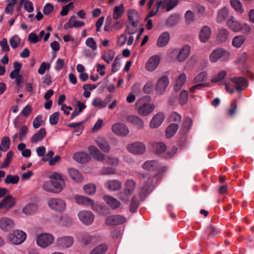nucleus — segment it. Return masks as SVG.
<instances>
[{"label": "nucleus", "mask_w": 254, "mask_h": 254, "mask_svg": "<svg viewBox=\"0 0 254 254\" xmlns=\"http://www.w3.org/2000/svg\"><path fill=\"white\" fill-rule=\"evenodd\" d=\"M115 53L113 50H109L101 57L102 59L104 60L108 64L114 59Z\"/></svg>", "instance_id": "51"}, {"label": "nucleus", "mask_w": 254, "mask_h": 254, "mask_svg": "<svg viewBox=\"0 0 254 254\" xmlns=\"http://www.w3.org/2000/svg\"><path fill=\"white\" fill-rule=\"evenodd\" d=\"M46 135V131L45 128H41L39 131L34 134L31 139V141L33 143H37L41 141Z\"/></svg>", "instance_id": "28"}, {"label": "nucleus", "mask_w": 254, "mask_h": 254, "mask_svg": "<svg viewBox=\"0 0 254 254\" xmlns=\"http://www.w3.org/2000/svg\"><path fill=\"white\" fill-rule=\"evenodd\" d=\"M161 58L158 55L151 56L147 61L145 64L146 69L149 71H153L159 65Z\"/></svg>", "instance_id": "11"}, {"label": "nucleus", "mask_w": 254, "mask_h": 254, "mask_svg": "<svg viewBox=\"0 0 254 254\" xmlns=\"http://www.w3.org/2000/svg\"><path fill=\"white\" fill-rule=\"evenodd\" d=\"M55 241L54 236L49 233H43L37 236V245L41 248L45 249L52 245Z\"/></svg>", "instance_id": "2"}, {"label": "nucleus", "mask_w": 254, "mask_h": 254, "mask_svg": "<svg viewBox=\"0 0 254 254\" xmlns=\"http://www.w3.org/2000/svg\"><path fill=\"white\" fill-rule=\"evenodd\" d=\"M50 180L55 188L56 193L61 192L64 186V180L62 175L58 173H53L50 176Z\"/></svg>", "instance_id": "5"}, {"label": "nucleus", "mask_w": 254, "mask_h": 254, "mask_svg": "<svg viewBox=\"0 0 254 254\" xmlns=\"http://www.w3.org/2000/svg\"><path fill=\"white\" fill-rule=\"evenodd\" d=\"M28 132V128L25 125L21 127L19 130L18 137L20 141L25 140Z\"/></svg>", "instance_id": "50"}, {"label": "nucleus", "mask_w": 254, "mask_h": 254, "mask_svg": "<svg viewBox=\"0 0 254 254\" xmlns=\"http://www.w3.org/2000/svg\"><path fill=\"white\" fill-rule=\"evenodd\" d=\"M105 188L110 191H116L120 190L122 186V183L117 180L107 181L105 183Z\"/></svg>", "instance_id": "18"}, {"label": "nucleus", "mask_w": 254, "mask_h": 254, "mask_svg": "<svg viewBox=\"0 0 254 254\" xmlns=\"http://www.w3.org/2000/svg\"><path fill=\"white\" fill-rule=\"evenodd\" d=\"M211 35V29L207 26H203L199 32V39L201 42L205 43L209 39Z\"/></svg>", "instance_id": "21"}, {"label": "nucleus", "mask_w": 254, "mask_h": 254, "mask_svg": "<svg viewBox=\"0 0 254 254\" xmlns=\"http://www.w3.org/2000/svg\"><path fill=\"white\" fill-rule=\"evenodd\" d=\"M229 32L225 28L220 29L217 33L216 40L218 43H221L225 42L228 39Z\"/></svg>", "instance_id": "24"}, {"label": "nucleus", "mask_w": 254, "mask_h": 254, "mask_svg": "<svg viewBox=\"0 0 254 254\" xmlns=\"http://www.w3.org/2000/svg\"><path fill=\"white\" fill-rule=\"evenodd\" d=\"M230 3L233 8L238 12L242 13L244 9L242 7L241 2L239 0H230Z\"/></svg>", "instance_id": "47"}, {"label": "nucleus", "mask_w": 254, "mask_h": 254, "mask_svg": "<svg viewBox=\"0 0 254 254\" xmlns=\"http://www.w3.org/2000/svg\"><path fill=\"white\" fill-rule=\"evenodd\" d=\"M104 200L112 209H116L121 205L120 202L117 199L110 195L104 196Z\"/></svg>", "instance_id": "27"}, {"label": "nucleus", "mask_w": 254, "mask_h": 254, "mask_svg": "<svg viewBox=\"0 0 254 254\" xmlns=\"http://www.w3.org/2000/svg\"><path fill=\"white\" fill-rule=\"evenodd\" d=\"M19 180V177L17 175H8L4 180V183L6 184H16Z\"/></svg>", "instance_id": "48"}, {"label": "nucleus", "mask_w": 254, "mask_h": 254, "mask_svg": "<svg viewBox=\"0 0 254 254\" xmlns=\"http://www.w3.org/2000/svg\"><path fill=\"white\" fill-rule=\"evenodd\" d=\"M16 0H7V4L5 9L6 13L11 14L13 11V7L16 4Z\"/></svg>", "instance_id": "57"}, {"label": "nucleus", "mask_w": 254, "mask_h": 254, "mask_svg": "<svg viewBox=\"0 0 254 254\" xmlns=\"http://www.w3.org/2000/svg\"><path fill=\"white\" fill-rule=\"evenodd\" d=\"M229 10L227 8L224 7L219 10L216 18V21L218 23H221L224 21L228 16Z\"/></svg>", "instance_id": "33"}, {"label": "nucleus", "mask_w": 254, "mask_h": 254, "mask_svg": "<svg viewBox=\"0 0 254 254\" xmlns=\"http://www.w3.org/2000/svg\"><path fill=\"white\" fill-rule=\"evenodd\" d=\"M227 25L232 31L238 32L241 30V24L235 19L233 17H231L227 21Z\"/></svg>", "instance_id": "29"}, {"label": "nucleus", "mask_w": 254, "mask_h": 254, "mask_svg": "<svg viewBox=\"0 0 254 254\" xmlns=\"http://www.w3.org/2000/svg\"><path fill=\"white\" fill-rule=\"evenodd\" d=\"M124 190L128 192V194H132L135 189L136 184L132 179H129L127 181L125 184Z\"/></svg>", "instance_id": "39"}, {"label": "nucleus", "mask_w": 254, "mask_h": 254, "mask_svg": "<svg viewBox=\"0 0 254 254\" xmlns=\"http://www.w3.org/2000/svg\"><path fill=\"white\" fill-rule=\"evenodd\" d=\"M38 209V205L34 203L27 204L22 209V212L26 215H31L35 213Z\"/></svg>", "instance_id": "30"}, {"label": "nucleus", "mask_w": 254, "mask_h": 254, "mask_svg": "<svg viewBox=\"0 0 254 254\" xmlns=\"http://www.w3.org/2000/svg\"><path fill=\"white\" fill-rule=\"evenodd\" d=\"M68 174L71 179L77 182L82 181L83 178L81 174L76 169L71 168L68 169Z\"/></svg>", "instance_id": "35"}, {"label": "nucleus", "mask_w": 254, "mask_h": 254, "mask_svg": "<svg viewBox=\"0 0 254 254\" xmlns=\"http://www.w3.org/2000/svg\"><path fill=\"white\" fill-rule=\"evenodd\" d=\"M97 237L95 235H90L88 234H84L82 237L81 242L85 245L94 244L97 242Z\"/></svg>", "instance_id": "31"}, {"label": "nucleus", "mask_w": 254, "mask_h": 254, "mask_svg": "<svg viewBox=\"0 0 254 254\" xmlns=\"http://www.w3.org/2000/svg\"><path fill=\"white\" fill-rule=\"evenodd\" d=\"M186 80V75L184 73H181L176 79L174 85V90L175 91H179L182 87L184 85Z\"/></svg>", "instance_id": "32"}, {"label": "nucleus", "mask_w": 254, "mask_h": 254, "mask_svg": "<svg viewBox=\"0 0 254 254\" xmlns=\"http://www.w3.org/2000/svg\"><path fill=\"white\" fill-rule=\"evenodd\" d=\"M124 12V6L123 4L116 6L114 7L113 18L114 19H118L121 17Z\"/></svg>", "instance_id": "36"}, {"label": "nucleus", "mask_w": 254, "mask_h": 254, "mask_svg": "<svg viewBox=\"0 0 254 254\" xmlns=\"http://www.w3.org/2000/svg\"><path fill=\"white\" fill-rule=\"evenodd\" d=\"M87 46L90 48L92 50L95 51L97 49V45L95 41L92 38H88L85 42Z\"/></svg>", "instance_id": "60"}, {"label": "nucleus", "mask_w": 254, "mask_h": 254, "mask_svg": "<svg viewBox=\"0 0 254 254\" xmlns=\"http://www.w3.org/2000/svg\"><path fill=\"white\" fill-rule=\"evenodd\" d=\"M170 39V36L169 32L166 31L163 32L158 39L157 42V46L159 47H164L168 43Z\"/></svg>", "instance_id": "23"}, {"label": "nucleus", "mask_w": 254, "mask_h": 254, "mask_svg": "<svg viewBox=\"0 0 254 254\" xmlns=\"http://www.w3.org/2000/svg\"><path fill=\"white\" fill-rule=\"evenodd\" d=\"M150 100V97L149 96H145L136 102V108L140 115L143 116H147L154 110L155 106L154 105L148 103Z\"/></svg>", "instance_id": "1"}, {"label": "nucleus", "mask_w": 254, "mask_h": 254, "mask_svg": "<svg viewBox=\"0 0 254 254\" xmlns=\"http://www.w3.org/2000/svg\"><path fill=\"white\" fill-rule=\"evenodd\" d=\"M127 150L135 155H141L146 151V147L144 143L140 142H135L129 144L127 147Z\"/></svg>", "instance_id": "8"}, {"label": "nucleus", "mask_w": 254, "mask_h": 254, "mask_svg": "<svg viewBox=\"0 0 254 254\" xmlns=\"http://www.w3.org/2000/svg\"><path fill=\"white\" fill-rule=\"evenodd\" d=\"M73 158L75 161L80 163H85L90 160L89 155L85 152H78L74 153Z\"/></svg>", "instance_id": "19"}, {"label": "nucleus", "mask_w": 254, "mask_h": 254, "mask_svg": "<svg viewBox=\"0 0 254 254\" xmlns=\"http://www.w3.org/2000/svg\"><path fill=\"white\" fill-rule=\"evenodd\" d=\"M182 117L181 115L179 114L177 112L172 113L169 117V120L171 122H174L177 124L179 123L181 121Z\"/></svg>", "instance_id": "58"}, {"label": "nucleus", "mask_w": 254, "mask_h": 254, "mask_svg": "<svg viewBox=\"0 0 254 254\" xmlns=\"http://www.w3.org/2000/svg\"><path fill=\"white\" fill-rule=\"evenodd\" d=\"M43 189L46 191L56 193V190L51 181L45 182L43 185Z\"/></svg>", "instance_id": "59"}, {"label": "nucleus", "mask_w": 254, "mask_h": 254, "mask_svg": "<svg viewBox=\"0 0 254 254\" xmlns=\"http://www.w3.org/2000/svg\"><path fill=\"white\" fill-rule=\"evenodd\" d=\"M14 200L13 197L8 195L6 196L2 201L0 203V208L9 209L12 207L14 204Z\"/></svg>", "instance_id": "22"}, {"label": "nucleus", "mask_w": 254, "mask_h": 254, "mask_svg": "<svg viewBox=\"0 0 254 254\" xmlns=\"http://www.w3.org/2000/svg\"><path fill=\"white\" fill-rule=\"evenodd\" d=\"M231 81L238 91L243 90L248 86L247 80L242 77H233Z\"/></svg>", "instance_id": "13"}, {"label": "nucleus", "mask_w": 254, "mask_h": 254, "mask_svg": "<svg viewBox=\"0 0 254 254\" xmlns=\"http://www.w3.org/2000/svg\"><path fill=\"white\" fill-rule=\"evenodd\" d=\"M153 186L152 185H145L142 187L139 193L141 197H145L147 194L150 193L153 189Z\"/></svg>", "instance_id": "45"}, {"label": "nucleus", "mask_w": 254, "mask_h": 254, "mask_svg": "<svg viewBox=\"0 0 254 254\" xmlns=\"http://www.w3.org/2000/svg\"><path fill=\"white\" fill-rule=\"evenodd\" d=\"M88 151L93 158L98 161L105 160L106 156L104 155L97 147L93 145L88 147Z\"/></svg>", "instance_id": "17"}, {"label": "nucleus", "mask_w": 254, "mask_h": 254, "mask_svg": "<svg viewBox=\"0 0 254 254\" xmlns=\"http://www.w3.org/2000/svg\"><path fill=\"white\" fill-rule=\"evenodd\" d=\"M207 74L206 72H201L199 73L193 79L194 83H197L205 81L207 79Z\"/></svg>", "instance_id": "62"}, {"label": "nucleus", "mask_w": 254, "mask_h": 254, "mask_svg": "<svg viewBox=\"0 0 254 254\" xmlns=\"http://www.w3.org/2000/svg\"><path fill=\"white\" fill-rule=\"evenodd\" d=\"M129 123L136 127L138 128L142 129L144 127V123L141 119L136 116H129L127 117Z\"/></svg>", "instance_id": "25"}, {"label": "nucleus", "mask_w": 254, "mask_h": 254, "mask_svg": "<svg viewBox=\"0 0 254 254\" xmlns=\"http://www.w3.org/2000/svg\"><path fill=\"white\" fill-rule=\"evenodd\" d=\"M10 146V139L8 136L4 137L1 142L0 149L1 151H5Z\"/></svg>", "instance_id": "54"}, {"label": "nucleus", "mask_w": 254, "mask_h": 254, "mask_svg": "<svg viewBox=\"0 0 254 254\" xmlns=\"http://www.w3.org/2000/svg\"><path fill=\"white\" fill-rule=\"evenodd\" d=\"M137 30L136 22L134 21H132L127 26L125 32L128 34L132 35L136 33Z\"/></svg>", "instance_id": "41"}, {"label": "nucleus", "mask_w": 254, "mask_h": 254, "mask_svg": "<svg viewBox=\"0 0 254 254\" xmlns=\"http://www.w3.org/2000/svg\"><path fill=\"white\" fill-rule=\"evenodd\" d=\"M59 120V113L56 112L52 114L49 118V122L51 125H56Z\"/></svg>", "instance_id": "64"}, {"label": "nucleus", "mask_w": 254, "mask_h": 254, "mask_svg": "<svg viewBox=\"0 0 254 254\" xmlns=\"http://www.w3.org/2000/svg\"><path fill=\"white\" fill-rule=\"evenodd\" d=\"M26 238V233L20 230L14 231L8 236V241L15 245L22 244L25 240Z\"/></svg>", "instance_id": "4"}, {"label": "nucleus", "mask_w": 254, "mask_h": 254, "mask_svg": "<svg viewBox=\"0 0 254 254\" xmlns=\"http://www.w3.org/2000/svg\"><path fill=\"white\" fill-rule=\"evenodd\" d=\"M92 104V105L96 108L101 109L105 107L103 101L99 97H96L93 99Z\"/></svg>", "instance_id": "61"}, {"label": "nucleus", "mask_w": 254, "mask_h": 254, "mask_svg": "<svg viewBox=\"0 0 254 254\" xmlns=\"http://www.w3.org/2000/svg\"><path fill=\"white\" fill-rule=\"evenodd\" d=\"M190 47L188 45H185L179 51L177 60L179 62H184L190 55Z\"/></svg>", "instance_id": "20"}, {"label": "nucleus", "mask_w": 254, "mask_h": 254, "mask_svg": "<svg viewBox=\"0 0 254 254\" xmlns=\"http://www.w3.org/2000/svg\"><path fill=\"white\" fill-rule=\"evenodd\" d=\"M178 129V125L177 123L171 124L166 129V136L170 138L173 136Z\"/></svg>", "instance_id": "38"}, {"label": "nucleus", "mask_w": 254, "mask_h": 254, "mask_svg": "<svg viewBox=\"0 0 254 254\" xmlns=\"http://www.w3.org/2000/svg\"><path fill=\"white\" fill-rule=\"evenodd\" d=\"M178 3V0H163L162 4L166 8L167 11L175 7Z\"/></svg>", "instance_id": "40"}, {"label": "nucleus", "mask_w": 254, "mask_h": 254, "mask_svg": "<svg viewBox=\"0 0 254 254\" xmlns=\"http://www.w3.org/2000/svg\"><path fill=\"white\" fill-rule=\"evenodd\" d=\"M227 72L225 70H222L218 73L216 74L211 79V82L216 83L221 81L226 75Z\"/></svg>", "instance_id": "56"}, {"label": "nucleus", "mask_w": 254, "mask_h": 254, "mask_svg": "<svg viewBox=\"0 0 254 254\" xmlns=\"http://www.w3.org/2000/svg\"><path fill=\"white\" fill-rule=\"evenodd\" d=\"M179 17L177 14L170 15L166 20V23L168 27H172L179 22Z\"/></svg>", "instance_id": "44"}, {"label": "nucleus", "mask_w": 254, "mask_h": 254, "mask_svg": "<svg viewBox=\"0 0 254 254\" xmlns=\"http://www.w3.org/2000/svg\"><path fill=\"white\" fill-rule=\"evenodd\" d=\"M224 53L225 51L223 49H218L214 50L210 55V60L212 62L215 63L221 58L224 55Z\"/></svg>", "instance_id": "34"}, {"label": "nucleus", "mask_w": 254, "mask_h": 254, "mask_svg": "<svg viewBox=\"0 0 254 254\" xmlns=\"http://www.w3.org/2000/svg\"><path fill=\"white\" fill-rule=\"evenodd\" d=\"M192 125V120L190 117H187L183 123L182 127V131L183 133H186L190 129Z\"/></svg>", "instance_id": "53"}, {"label": "nucleus", "mask_w": 254, "mask_h": 254, "mask_svg": "<svg viewBox=\"0 0 254 254\" xmlns=\"http://www.w3.org/2000/svg\"><path fill=\"white\" fill-rule=\"evenodd\" d=\"M126 221V218L122 215H111L106 219V223L110 225H117L123 224Z\"/></svg>", "instance_id": "15"}, {"label": "nucleus", "mask_w": 254, "mask_h": 254, "mask_svg": "<svg viewBox=\"0 0 254 254\" xmlns=\"http://www.w3.org/2000/svg\"><path fill=\"white\" fill-rule=\"evenodd\" d=\"M74 242L71 236H64L58 238L56 241L57 247L61 248H68L72 246Z\"/></svg>", "instance_id": "10"}, {"label": "nucleus", "mask_w": 254, "mask_h": 254, "mask_svg": "<svg viewBox=\"0 0 254 254\" xmlns=\"http://www.w3.org/2000/svg\"><path fill=\"white\" fill-rule=\"evenodd\" d=\"M49 207L57 211H63L65 209L66 203L64 200L59 198H51L48 201Z\"/></svg>", "instance_id": "6"}, {"label": "nucleus", "mask_w": 254, "mask_h": 254, "mask_svg": "<svg viewBox=\"0 0 254 254\" xmlns=\"http://www.w3.org/2000/svg\"><path fill=\"white\" fill-rule=\"evenodd\" d=\"M153 146L156 152L158 154L163 153L166 149V145L162 142H156Z\"/></svg>", "instance_id": "55"}, {"label": "nucleus", "mask_w": 254, "mask_h": 254, "mask_svg": "<svg viewBox=\"0 0 254 254\" xmlns=\"http://www.w3.org/2000/svg\"><path fill=\"white\" fill-rule=\"evenodd\" d=\"M245 41V37L243 36H235L232 41V45L236 48H240Z\"/></svg>", "instance_id": "46"}, {"label": "nucleus", "mask_w": 254, "mask_h": 254, "mask_svg": "<svg viewBox=\"0 0 254 254\" xmlns=\"http://www.w3.org/2000/svg\"><path fill=\"white\" fill-rule=\"evenodd\" d=\"M158 166V163L154 160L147 161L144 162L142 167L143 169L151 171L156 169Z\"/></svg>", "instance_id": "42"}, {"label": "nucleus", "mask_w": 254, "mask_h": 254, "mask_svg": "<svg viewBox=\"0 0 254 254\" xmlns=\"http://www.w3.org/2000/svg\"><path fill=\"white\" fill-rule=\"evenodd\" d=\"M113 132L120 136H125L128 134L129 129L124 124L119 123L114 124L112 127Z\"/></svg>", "instance_id": "9"}, {"label": "nucleus", "mask_w": 254, "mask_h": 254, "mask_svg": "<svg viewBox=\"0 0 254 254\" xmlns=\"http://www.w3.org/2000/svg\"><path fill=\"white\" fill-rule=\"evenodd\" d=\"M165 118L164 115L162 113L156 114L151 119L150 127L152 128L158 127L162 123Z\"/></svg>", "instance_id": "16"}, {"label": "nucleus", "mask_w": 254, "mask_h": 254, "mask_svg": "<svg viewBox=\"0 0 254 254\" xmlns=\"http://www.w3.org/2000/svg\"><path fill=\"white\" fill-rule=\"evenodd\" d=\"M98 147L104 152L108 153L110 152L111 147L107 140L103 138L99 137L96 141Z\"/></svg>", "instance_id": "26"}, {"label": "nucleus", "mask_w": 254, "mask_h": 254, "mask_svg": "<svg viewBox=\"0 0 254 254\" xmlns=\"http://www.w3.org/2000/svg\"><path fill=\"white\" fill-rule=\"evenodd\" d=\"M21 42V39L17 35H15L9 39V43L12 48L16 49L17 48Z\"/></svg>", "instance_id": "52"}, {"label": "nucleus", "mask_w": 254, "mask_h": 254, "mask_svg": "<svg viewBox=\"0 0 254 254\" xmlns=\"http://www.w3.org/2000/svg\"><path fill=\"white\" fill-rule=\"evenodd\" d=\"M79 220L85 225H91L94 219V214L90 211L83 210L77 214Z\"/></svg>", "instance_id": "7"}, {"label": "nucleus", "mask_w": 254, "mask_h": 254, "mask_svg": "<svg viewBox=\"0 0 254 254\" xmlns=\"http://www.w3.org/2000/svg\"><path fill=\"white\" fill-rule=\"evenodd\" d=\"M188 100V92L186 90H183L180 93L179 101L181 105H184L187 103Z\"/></svg>", "instance_id": "63"}, {"label": "nucleus", "mask_w": 254, "mask_h": 254, "mask_svg": "<svg viewBox=\"0 0 254 254\" xmlns=\"http://www.w3.org/2000/svg\"><path fill=\"white\" fill-rule=\"evenodd\" d=\"M85 193L89 195H93L96 191V186L95 184L89 183L83 187Z\"/></svg>", "instance_id": "43"}, {"label": "nucleus", "mask_w": 254, "mask_h": 254, "mask_svg": "<svg viewBox=\"0 0 254 254\" xmlns=\"http://www.w3.org/2000/svg\"><path fill=\"white\" fill-rule=\"evenodd\" d=\"M107 249V245L105 244H102L94 248L89 254H104Z\"/></svg>", "instance_id": "37"}, {"label": "nucleus", "mask_w": 254, "mask_h": 254, "mask_svg": "<svg viewBox=\"0 0 254 254\" xmlns=\"http://www.w3.org/2000/svg\"><path fill=\"white\" fill-rule=\"evenodd\" d=\"M20 3L21 5H23L24 8L28 12H31L34 10L33 3L29 0H20Z\"/></svg>", "instance_id": "49"}, {"label": "nucleus", "mask_w": 254, "mask_h": 254, "mask_svg": "<svg viewBox=\"0 0 254 254\" xmlns=\"http://www.w3.org/2000/svg\"><path fill=\"white\" fill-rule=\"evenodd\" d=\"M169 84V79L166 76H163L160 78L157 82L156 87L157 93L159 94H162L166 90Z\"/></svg>", "instance_id": "14"}, {"label": "nucleus", "mask_w": 254, "mask_h": 254, "mask_svg": "<svg viewBox=\"0 0 254 254\" xmlns=\"http://www.w3.org/2000/svg\"><path fill=\"white\" fill-rule=\"evenodd\" d=\"M15 226L13 221L8 217H3L0 219V229L5 232H8Z\"/></svg>", "instance_id": "12"}, {"label": "nucleus", "mask_w": 254, "mask_h": 254, "mask_svg": "<svg viewBox=\"0 0 254 254\" xmlns=\"http://www.w3.org/2000/svg\"><path fill=\"white\" fill-rule=\"evenodd\" d=\"M75 202L85 207L91 208L93 211L97 210L98 205L94 202L93 200L84 195H75L73 197Z\"/></svg>", "instance_id": "3"}]
</instances>
